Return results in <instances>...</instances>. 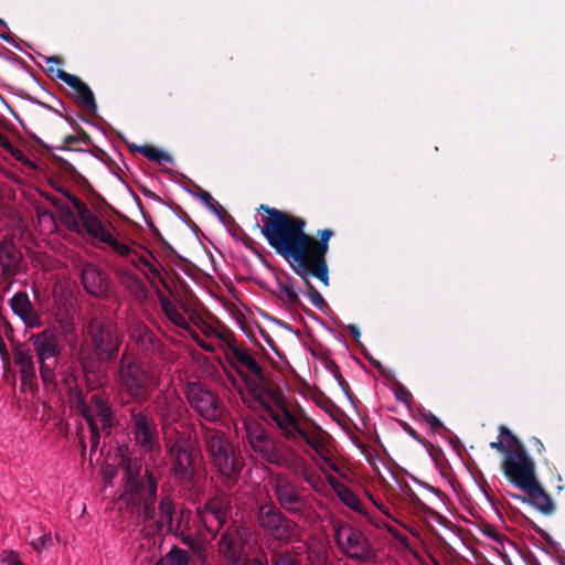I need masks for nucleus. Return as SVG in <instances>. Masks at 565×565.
Returning a JSON list of instances; mask_svg holds the SVG:
<instances>
[{"label":"nucleus","mask_w":565,"mask_h":565,"mask_svg":"<svg viewBox=\"0 0 565 565\" xmlns=\"http://www.w3.org/2000/svg\"><path fill=\"white\" fill-rule=\"evenodd\" d=\"M258 226L269 246L284 257L301 278L317 277L329 286V270L326 255L333 231H318V239L306 233V221L278 209L260 205Z\"/></svg>","instance_id":"nucleus-1"},{"label":"nucleus","mask_w":565,"mask_h":565,"mask_svg":"<svg viewBox=\"0 0 565 565\" xmlns=\"http://www.w3.org/2000/svg\"><path fill=\"white\" fill-rule=\"evenodd\" d=\"M146 478L143 480L138 472L134 473L128 467L119 499L131 509V512H137V520L142 525L145 535L164 536L173 531L174 504L169 495H164L156 509L158 483L152 472L148 470Z\"/></svg>","instance_id":"nucleus-2"},{"label":"nucleus","mask_w":565,"mask_h":565,"mask_svg":"<svg viewBox=\"0 0 565 565\" xmlns=\"http://www.w3.org/2000/svg\"><path fill=\"white\" fill-rule=\"evenodd\" d=\"M502 469L508 480L525 494L523 498L514 494V498L529 502L544 514L553 512L554 504L540 486L535 477V463L522 444L505 454Z\"/></svg>","instance_id":"nucleus-3"},{"label":"nucleus","mask_w":565,"mask_h":565,"mask_svg":"<svg viewBox=\"0 0 565 565\" xmlns=\"http://www.w3.org/2000/svg\"><path fill=\"white\" fill-rule=\"evenodd\" d=\"M49 200L61 211V221L68 231L87 235L108 247H114L121 254L126 253L127 248L117 243L114 225L109 221L98 217L79 198L72 199L75 212L71 211L68 206L62 205L56 198Z\"/></svg>","instance_id":"nucleus-4"},{"label":"nucleus","mask_w":565,"mask_h":565,"mask_svg":"<svg viewBox=\"0 0 565 565\" xmlns=\"http://www.w3.org/2000/svg\"><path fill=\"white\" fill-rule=\"evenodd\" d=\"M243 441L262 460L282 468H296L302 465V457L289 446L279 449L278 440L264 425L253 417L243 419Z\"/></svg>","instance_id":"nucleus-5"},{"label":"nucleus","mask_w":565,"mask_h":565,"mask_svg":"<svg viewBox=\"0 0 565 565\" xmlns=\"http://www.w3.org/2000/svg\"><path fill=\"white\" fill-rule=\"evenodd\" d=\"M254 407L262 406L275 424L280 436L295 445L310 435L301 425L300 418L289 408L286 398L274 388L262 390L252 385Z\"/></svg>","instance_id":"nucleus-6"},{"label":"nucleus","mask_w":565,"mask_h":565,"mask_svg":"<svg viewBox=\"0 0 565 565\" xmlns=\"http://www.w3.org/2000/svg\"><path fill=\"white\" fill-rule=\"evenodd\" d=\"M203 439L213 466L228 481H236L242 465L225 433L204 427Z\"/></svg>","instance_id":"nucleus-7"},{"label":"nucleus","mask_w":565,"mask_h":565,"mask_svg":"<svg viewBox=\"0 0 565 565\" xmlns=\"http://www.w3.org/2000/svg\"><path fill=\"white\" fill-rule=\"evenodd\" d=\"M30 341L39 362L40 376L43 383L54 384L58 356L63 351L56 332L53 329L46 328L39 333L32 334Z\"/></svg>","instance_id":"nucleus-8"},{"label":"nucleus","mask_w":565,"mask_h":565,"mask_svg":"<svg viewBox=\"0 0 565 565\" xmlns=\"http://www.w3.org/2000/svg\"><path fill=\"white\" fill-rule=\"evenodd\" d=\"M227 359L231 361L232 365L237 370V372L243 377L245 383V391H241L242 401L247 404L250 408H254L252 404L253 401V391L252 385H256L262 390H269L270 387L266 383L265 375L263 373V369L259 365L258 361L245 349L231 344L228 348Z\"/></svg>","instance_id":"nucleus-9"},{"label":"nucleus","mask_w":565,"mask_h":565,"mask_svg":"<svg viewBox=\"0 0 565 565\" xmlns=\"http://www.w3.org/2000/svg\"><path fill=\"white\" fill-rule=\"evenodd\" d=\"M183 394L190 407L205 422L217 423L225 417L226 407L220 396L200 382H186Z\"/></svg>","instance_id":"nucleus-10"},{"label":"nucleus","mask_w":565,"mask_h":565,"mask_svg":"<svg viewBox=\"0 0 565 565\" xmlns=\"http://www.w3.org/2000/svg\"><path fill=\"white\" fill-rule=\"evenodd\" d=\"M118 381L132 398L145 401L149 397L150 387L154 384V376L125 351L120 358Z\"/></svg>","instance_id":"nucleus-11"},{"label":"nucleus","mask_w":565,"mask_h":565,"mask_svg":"<svg viewBox=\"0 0 565 565\" xmlns=\"http://www.w3.org/2000/svg\"><path fill=\"white\" fill-rule=\"evenodd\" d=\"M333 527L335 544L345 557L355 562L372 557V544L360 529L342 521L337 522Z\"/></svg>","instance_id":"nucleus-12"},{"label":"nucleus","mask_w":565,"mask_h":565,"mask_svg":"<svg viewBox=\"0 0 565 565\" xmlns=\"http://www.w3.org/2000/svg\"><path fill=\"white\" fill-rule=\"evenodd\" d=\"M88 334L98 356L111 360L117 354L122 341V333L111 320L103 317L90 319Z\"/></svg>","instance_id":"nucleus-13"},{"label":"nucleus","mask_w":565,"mask_h":565,"mask_svg":"<svg viewBox=\"0 0 565 565\" xmlns=\"http://www.w3.org/2000/svg\"><path fill=\"white\" fill-rule=\"evenodd\" d=\"M77 409L89 426V430L92 433V446L97 447L99 443V426L97 422L100 423L103 431L107 435H110L111 433L113 411L108 402L103 395L94 394L89 404L85 402L77 403Z\"/></svg>","instance_id":"nucleus-14"},{"label":"nucleus","mask_w":565,"mask_h":565,"mask_svg":"<svg viewBox=\"0 0 565 565\" xmlns=\"http://www.w3.org/2000/svg\"><path fill=\"white\" fill-rule=\"evenodd\" d=\"M259 525L275 540L291 542L296 537V524L274 503H264L258 509Z\"/></svg>","instance_id":"nucleus-15"},{"label":"nucleus","mask_w":565,"mask_h":565,"mask_svg":"<svg viewBox=\"0 0 565 565\" xmlns=\"http://www.w3.org/2000/svg\"><path fill=\"white\" fill-rule=\"evenodd\" d=\"M274 494L279 507L291 514H303L310 508V502L302 494V488L282 475L274 478Z\"/></svg>","instance_id":"nucleus-16"},{"label":"nucleus","mask_w":565,"mask_h":565,"mask_svg":"<svg viewBox=\"0 0 565 565\" xmlns=\"http://www.w3.org/2000/svg\"><path fill=\"white\" fill-rule=\"evenodd\" d=\"M253 540L252 532L243 525L228 526L218 542L220 553L231 564L242 562L246 556V547L250 546Z\"/></svg>","instance_id":"nucleus-17"},{"label":"nucleus","mask_w":565,"mask_h":565,"mask_svg":"<svg viewBox=\"0 0 565 565\" xmlns=\"http://www.w3.org/2000/svg\"><path fill=\"white\" fill-rule=\"evenodd\" d=\"M172 471L183 482L192 481L195 475L193 444L190 436H179L169 447Z\"/></svg>","instance_id":"nucleus-18"},{"label":"nucleus","mask_w":565,"mask_h":565,"mask_svg":"<svg viewBox=\"0 0 565 565\" xmlns=\"http://www.w3.org/2000/svg\"><path fill=\"white\" fill-rule=\"evenodd\" d=\"M134 440L145 452L160 451L159 434L154 419L143 412L132 409L130 413Z\"/></svg>","instance_id":"nucleus-19"},{"label":"nucleus","mask_w":565,"mask_h":565,"mask_svg":"<svg viewBox=\"0 0 565 565\" xmlns=\"http://www.w3.org/2000/svg\"><path fill=\"white\" fill-rule=\"evenodd\" d=\"M231 513L230 500L225 495H216L198 510L200 521L206 531L215 534L226 522Z\"/></svg>","instance_id":"nucleus-20"},{"label":"nucleus","mask_w":565,"mask_h":565,"mask_svg":"<svg viewBox=\"0 0 565 565\" xmlns=\"http://www.w3.org/2000/svg\"><path fill=\"white\" fill-rule=\"evenodd\" d=\"M183 407V401L175 391H167L154 399V409L163 429L181 418Z\"/></svg>","instance_id":"nucleus-21"},{"label":"nucleus","mask_w":565,"mask_h":565,"mask_svg":"<svg viewBox=\"0 0 565 565\" xmlns=\"http://www.w3.org/2000/svg\"><path fill=\"white\" fill-rule=\"evenodd\" d=\"M12 356L20 374L21 390L32 391L36 382V367L33 355L22 343H19L14 345Z\"/></svg>","instance_id":"nucleus-22"},{"label":"nucleus","mask_w":565,"mask_h":565,"mask_svg":"<svg viewBox=\"0 0 565 565\" xmlns=\"http://www.w3.org/2000/svg\"><path fill=\"white\" fill-rule=\"evenodd\" d=\"M23 254L10 235L0 241V268L4 278L13 277L20 271Z\"/></svg>","instance_id":"nucleus-23"},{"label":"nucleus","mask_w":565,"mask_h":565,"mask_svg":"<svg viewBox=\"0 0 565 565\" xmlns=\"http://www.w3.org/2000/svg\"><path fill=\"white\" fill-rule=\"evenodd\" d=\"M55 77L73 89V96L79 107L87 110L96 109V103L92 89L87 84L82 82L79 77L70 74L64 70H57Z\"/></svg>","instance_id":"nucleus-24"},{"label":"nucleus","mask_w":565,"mask_h":565,"mask_svg":"<svg viewBox=\"0 0 565 565\" xmlns=\"http://www.w3.org/2000/svg\"><path fill=\"white\" fill-rule=\"evenodd\" d=\"M10 307L14 315H17L29 329L39 328L42 326V319L34 309L29 295L25 291H18L10 299Z\"/></svg>","instance_id":"nucleus-25"},{"label":"nucleus","mask_w":565,"mask_h":565,"mask_svg":"<svg viewBox=\"0 0 565 565\" xmlns=\"http://www.w3.org/2000/svg\"><path fill=\"white\" fill-rule=\"evenodd\" d=\"M82 284L85 290L95 297H104L108 291V279L96 265L85 263L82 267Z\"/></svg>","instance_id":"nucleus-26"},{"label":"nucleus","mask_w":565,"mask_h":565,"mask_svg":"<svg viewBox=\"0 0 565 565\" xmlns=\"http://www.w3.org/2000/svg\"><path fill=\"white\" fill-rule=\"evenodd\" d=\"M158 300L160 308L167 319L175 327L188 332L191 328V324L188 322L186 317L181 312L178 306L161 292L158 295Z\"/></svg>","instance_id":"nucleus-27"},{"label":"nucleus","mask_w":565,"mask_h":565,"mask_svg":"<svg viewBox=\"0 0 565 565\" xmlns=\"http://www.w3.org/2000/svg\"><path fill=\"white\" fill-rule=\"evenodd\" d=\"M340 501L349 509L360 513L370 524L381 525V523L374 518L363 505L360 498L347 486L337 493Z\"/></svg>","instance_id":"nucleus-28"},{"label":"nucleus","mask_w":565,"mask_h":565,"mask_svg":"<svg viewBox=\"0 0 565 565\" xmlns=\"http://www.w3.org/2000/svg\"><path fill=\"white\" fill-rule=\"evenodd\" d=\"M130 339L143 351L153 350L157 341L156 335L143 323H135L131 326Z\"/></svg>","instance_id":"nucleus-29"},{"label":"nucleus","mask_w":565,"mask_h":565,"mask_svg":"<svg viewBox=\"0 0 565 565\" xmlns=\"http://www.w3.org/2000/svg\"><path fill=\"white\" fill-rule=\"evenodd\" d=\"M305 443L317 454V456L329 466L331 470L334 472H339V467L332 459L330 458L329 450L319 434H310Z\"/></svg>","instance_id":"nucleus-30"},{"label":"nucleus","mask_w":565,"mask_h":565,"mask_svg":"<svg viewBox=\"0 0 565 565\" xmlns=\"http://www.w3.org/2000/svg\"><path fill=\"white\" fill-rule=\"evenodd\" d=\"M278 297L287 305L296 307L300 303L299 295L295 288L294 281L289 277L278 278Z\"/></svg>","instance_id":"nucleus-31"},{"label":"nucleus","mask_w":565,"mask_h":565,"mask_svg":"<svg viewBox=\"0 0 565 565\" xmlns=\"http://www.w3.org/2000/svg\"><path fill=\"white\" fill-rule=\"evenodd\" d=\"M117 243L119 245H122L127 248L126 253L121 254L119 252H117L114 247H109L115 254H117L118 256L120 257H126L129 259V262L136 267L138 268L139 270H142V268L146 266V264L148 262H150L151 259H153V262L158 263L157 258L151 254V253H148V255H145V254H139L137 250H135L130 245L124 243V242H120L118 238H117Z\"/></svg>","instance_id":"nucleus-32"},{"label":"nucleus","mask_w":565,"mask_h":565,"mask_svg":"<svg viewBox=\"0 0 565 565\" xmlns=\"http://www.w3.org/2000/svg\"><path fill=\"white\" fill-rule=\"evenodd\" d=\"M520 444L516 437L505 426H500L498 440L490 443V448L505 455Z\"/></svg>","instance_id":"nucleus-33"},{"label":"nucleus","mask_w":565,"mask_h":565,"mask_svg":"<svg viewBox=\"0 0 565 565\" xmlns=\"http://www.w3.org/2000/svg\"><path fill=\"white\" fill-rule=\"evenodd\" d=\"M307 565H327L328 552L324 544L318 540L307 543Z\"/></svg>","instance_id":"nucleus-34"},{"label":"nucleus","mask_w":565,"mask_h":565,"mask_svg":"<svg viewBox=\"0 0 565 565\" xmlns=\"http://www.w3.org/2000/svg\"><path fill=\"white\" fill-rule=\"evenodd\" d=\"M120 282L136 297H145L146 288L141 278L131 270L125 269L119 273Z\"/></svg>","instance_id":"nucleus-35"},{"label":"nucleus","mask_w":565,"mask_h":565,"mask_svg":"<svg viewBox=\"0 0 565 565\" xmlns=\"http://www.w3.org/2000/svg\"><path fill=\"white\" fill-rule=\"evenodd\" d=\"M131 150L139 152L148 160L157 162L159 164L172 163L173 161L172 157L169 153L152 146H135L134 148H131Z\"/></svg>","instance_id":"nucleus-36"},{"label":"nucleus","mask_w":565,"mask_h":565,"mask_svg":"<svg viewBox=\"0 0 565 565\" xmlns=\"http://www.w3.org/2000/svg\"><path fill=\"white\" fill-rule=\"evenodd\" d=\"M287 470L294 471L296 473H300L303 480L316 491H320V486H322V481L319 476L311 473L308 468V462L305 458H302V465L297 466L296 468H286Z\"/></svg>","instance_id":"nucleus-37"},{"label":"nucleus","mask_w":565,"mask_h":565,"mask_svg":"<svg viewBox=\"0 0 565 565\" xmlns=\"http://www.w3.org/2000/svg\"><path fill=\"white\" fill-rule=\"evenodd\" d=\"M188 553L181 548L173 547L166 556L161 557L156 565H188Z\"/></svg>","instance_id":"nucleus-38"},{"label":"nucleus","mask_w":565,"mask_h":565,"mask_svg":"<svg viewBox=\"0 0 565 565\" xmlns=\"http://www.w3.org/2000/svg\"><path fill=\"white\" fill-rule=\"evenodd\" d=\"M311 275L306 276V278H302L306 284V295L309 298L310 302L318 308L319 310H323L324 307H327V302L322 295L311 285L309 277Z\"/></svg>","instance_id":"nucleus-39"},{"label":"nucleus","mask_w":565,"mask_h":565,"mask_svg":"<svg viewBox=\"0 0 565 565\" xmlns=\"http://www.w3.org/2000/svg\"><path fill=\"white\" fill-rule=\"evenodd\" d=\"M148 262L146 266L142 268V273L145 274L146 278L151 282L154 284L157 280L162 281L163 278L160 274V270L158 266L152 262Z\"/></svg>","instance_id":"nucleus-40"},{"label":"nucleus","mask_w":565,"mask_h":565,"mask_svg":"<svg viewBox=\"0 0 565 565\" xmlns=\"http://www.w3.org/2000/svg\"><path fill=\"white\" fill-rule=\"evenodd\" d=\"M56 321L62 331V334L66 338L72 335L75 331V326L72 317L68 316H57Z\"/></svg>","instance_id":"nucleus-41"},{"label":"nucleus","mask_w":565,"mask_h":565,"mask_svg":"<svg viewBox=\"0 0 565 565\" xmlns=\"http://www.w3.org/2000/svg\"><path fill=\"white\" fill-rule=\"evenodd\" d=\"M188 333L202 350L206 352H213L215 350V344L201 337L192 327L190 328Z\"/></svg>","instance_id":"nucleus-42"},{"label":"nucleus","mask_w":565,"mask_h":565,"mask_svg":"<svg viewBox=\"0 0 565 565\" xmlns=\"http://www.w3.org/2000/svg\"><path fill=\"white\" fill-rule=\"evenodd\" d=\"M394 395H395V398L402 403H404L405 405H407L408 407L411 406V403L413 401V395L412 393L408 391L407 387H405L403 384H397L395 387H394Z\"/></svg>","instance_id":"nucleus-43"},{"label":"nucleus","mask_w":565,"mask_h":565,"mask_svg":"<svg viewBox=\"0 0 565 565\" xmlns=\"http://www.w3.org/2000/svg\"><path fill=\"white\" fill-rule=\"evenodd\" d=\"M52 543V537L50 533H43L36 539H33L30 544L38 552L41 553L43 548Z\"/></svg>","instance_id":"nucleus-44"},{"label":"nucleus","mask_w":565,"mask_h":565,"mask_svg":"<svg viewBox=\"0 0 565 565\" xmlns=\"http://www.w3.org/2000/svg\"><path fill=\"white\" fill-rule=\"evenodd\" d=\"M317 467L321 470V472L326 476V479L329 483V486L332 488V490L335 492V494L341 491V489L345 486L344 483L340 482L334 476L327 473L324 468L316 461Z\"/></svg>","instance_id":"nucleus-45"},{"label":"nucleus","mask_w":565,"mask_h":565,"mask_svg":"<svg viewBox=\"0 0 565 565\" xmlns=\"http://www.w3.org/2000/svg\"><path fill=\"white\" fill-rule=\"evenodd\" d=\"M367 497L369 499L372 501V503L384 514L386 515L387 518L396 521L392 513H391V510L387 505H385L382 501L375 499L372 494L367 493Z\"/></svg>","instance_id":"nucleus-46"},{"label":"nucleus","mask_w":565,"mask_h":565,"mask_svg":"<svg viewBox=\"0 0 565 565\" xmlns=\"http://www.w3.org/2000/svg\"><path fill=\"white\" fill-rule=\"evenodd\" d=\"M200 199L205 204L206 207H209L213 212H216L217 202L214 200V198L209 192L203 191L200 194Z\"/></svg>","instance_id":"nucleus-47"},{"label":"nucleus","mask_w":565,"mask_h":565,"mask_svg":"<svg viewBox=\"0 0 565 565\" xmlns=\"http://www.w3.org/2000/svg\"><path fill=\"white\" fill-rule=\"evenodd\" d=\"M274 565H298L297 562L288 554H279Z\"/></svg>","instance_id":"nucleus-48"},{"label":"nucleus","mask_w":565,"mask_h":565,"mask_svg":"<svg viewBox=\"0 0 565 565\" xmlns=\"http://www.w3.org/2000/svg\"><path fill=\"white\" fill-rule=\"evenodd\" d=\"M425 420L431 426V428L437 429L441 427V422L431 413L424 415Z\"/></svg>","instance_id":"nucleus-49"},{"label":"nucleus","mask_w":565,"mask_h":565,"mask_svg":"<svg viewBox=\"0 0 565 565\" xmlns=\"http://www.w3.org/2000/svg\"><path fill=\"white\" fill-rule=\"evenodd\" d=\"M376 520L381 523V525H374L375 527H379V529H380V527H383V529H385V530H386V531H387V532H388L393 537H394L396 534H398V533H399V531H398V530H396V527H394L393 525H390L388 523H385V522H383V521H381V520H379V519H376Z\"/></svg>","instance_id":"nucleus-50"},{"label":"nucleus","mask_w":565,"mask_h":565,"mask_svg":"<svg viewBox=\"0 0 565 565\" xmlns=\"http://www.w3.org/2000/svg\"><path fill=\"white\" fill-rule=\"evenodd\" d=\"M13 156L17 158V160H19L20 162H22L23 164H28V166H31V161L29 158H26L23 153H21L20 151H17V152H13Z\"/></svg>","instance_id":"nucleus-51"},{"label":"nucleus","mask_w":565,"mask_h":565,"mask_svg":"<svg viewBox=\"0 0 565 565\" xmlns=\"http://www.w3.org/2000/svg\"><path fill=\"white\" fill-rule=\"evenodd\" d=\"M0 145L4 148V149H12V146L9 141V139L7 138L6 135H3L1 131H0Z\"/></svg>","instance_id":"nucleus-52"},{"label":"nucleus","mask_w":565,"mask_h":565,"mask_svg":"<svg viewBox=\"0 0 565 565\" xmlns=\"http://www.w3.org/2000/svg\"><path fill=\"white\" fill-rule=\"evenodd\" d=\"M394 539L396 541H398L401 544L403 545H407L408 544V537L406 535H404L403 533H398L394 536Z\"/></svg>","instance_id":"nucleus-53"},{"label":"nucleus","mask_w":565,"mask_h":565,"mask_svg":"<svg viewBox=\"0 0 565 565\" xmlns=\"http://www.w3.org/2000/svg\"><path fill=\"white\" fill-rule=\"evenodd\" d=\"M532 443L535 446V448L537 449V451H540V452L544 451V445L539 438H533Z\"/></svg>","instance_id":"nucleus-54"},{"label":"nucleus","mask_w":565,"mask_h":565,"mask_svg":"<svg viewBox=\"0 0 565 565\" xmlns=\"http://www.w3.org/2000/svg\"><path fill=\"white\" fill-rule=\"evenodd\" d=\"M60 192L66 196L71 202H72V199L73 198H77L76 195H74L70 190L67 189H61Z\"/></svg>","instance_id":"nucleus-55"},{"label":"nucleus","mask_w":565,"mask_h":565,"mask_svg":"<svg viewBox=\"0 0 565 565\" xmlns=\"http://www.w3.org/2000/svg\"><path fill=\"white\" fill-rule=\"evenodd\" d=\"M53 119L56 121L57 125H65L64 119L58 113L53 114Z\"/></svg>","instance_id":"nucleus-56"},{"label":"nucleus","mask_w":565,"mask_h":565,"mask_svg":"<svg viewBox=\"0 0 565 565\" xmlns=\"http://www.w3.org/2000/svg\"><path fill=\"white\" fill-rule=\"evenodd\" d=\"M183 542L185 544H188L191 548H193V543H194L193 539H191L190 536H186V537L183 539Z\"/></svg>","instance_id":"nucleus-57"},{"label":"nucleus","mask_w":565,"mask_h":565,"mask_svg":"<svg viewBox=\"0 0 565 565\" xmlns=\"http://www.w3.org/2000/svg\"><path fill=\"white\" fill-rule=\"evenodd\" d=\"M75 141H76V138H75V137H73V136H66V137L64 138V142H65V143H74Z\"/></svg>","instance_id":"nucleus-58"},{"label":"nucleus","mask_w":565,"mask_h":565,"mask_svg":"<svg viewBox=\"0 0 565 565\" xmlns=\"http://www.w3.org/2000/svg\"><path fill=\"white\" fill-rule=\"evenodd\" d=\"M114 477H115V472L114 471L106 472L105 476H104L106 481H110Z\"/></svg>","instance_id":"nucleus-59"},{"label":"nucleus","mask_w":565,"mask_h":565,"mask_svg":"<svg viewBox=\"0 0 565 565\" xmlns=\"http://www.w3.org/2000/svg\"><path fill=\"white\" fill-rule=\"evenodd\" d=\"M252 565H267V564L259 558H255V559H253Z\"/></svg>","instance_id":"nucleus-60"},{"label":"nucleus","mask_w":565,"mask_h":565,"mask_svg":"<svg viewBox=\"0 0 565 565\" xmlns=\"http://www.w3.org/2000/svg\"><path fill=\"white\" fill-rule=\"evenodd\" d=\"M215 332L216 331L213 328L209 327V330L205 331V334L209 335L210 333H215Z\"/></svg>","instance_id":"nucleus-61"},{"label":"nucleus","mask_w":565,"mask_h":565,"mask_svg":"<svg viewBox=\"0 0 565 565\" xmlns=\"http://www.w3.org/2000/svg\"><path fill=\"white\" fill-rule=\"evenodd\" d=\"M15 565H21V563H20V562H17V563H15Z\"/></svg>","instance_id":"nucleus-62"},{"label":"nucleus","mask_w":565,"mask_h":565,"mask_svg":"<svg viewBox=\"0 0 565 565\" xmlns=\"http://www.w3.org/2000/svg\"><path fill=\"white\" fill-rule=\"evenodd\" d=\"M0 23H3V21L0 19Z\"/></svg>","instance_id":"nucleus-63"},{"label":"nucleus","mask_w":565,"mask_h":565,"mask_svg":"<svg viewBox=\"0 0 565 565\" xmlns=\"http://www.w3.org/2000/svg\"><path fill=\"white\" fill-rule=\"evenodd\" d=\"M435 565H439L437 562H435Z\"/></svg>","instance_id":"nucleus-64"}]
</instances>
